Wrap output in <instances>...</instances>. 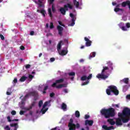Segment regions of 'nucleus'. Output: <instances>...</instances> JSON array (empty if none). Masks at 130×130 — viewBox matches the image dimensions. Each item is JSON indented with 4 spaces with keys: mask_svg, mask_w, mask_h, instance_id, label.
Instances as JSON below:
<instances>
[{
    "mask_svg": "<svg viewBox=\"0 0 130 130\" xmlns=\"http://www.w3.org/2000/svg\"><path fill=\"white\" fill-rule=\"evenodd\" d=\"M101 114V115L104 116L105 118H109L107 120V122L111 124V125H114V124H115V121L113 120V119L110 118V117H114V116H115V109L113 108L102 109Z\"/></svg>",
    "mask_w": 130,
    "mask_h": 130,
    "instance_id": "nucleus-1",
    "label": "nucleus"
},
{
    "mask_svg": "<svg viewBox=\"0 0 130 130\" xmlns=\"http://www.w3.org/2000/svg\"><path fill=\"white\" fill-rule=\"evenodd\" d=\"M126 109H127V107L124 108L122 113L119 112L118 113L119 118L116 119L115 122L116 125H122V122L123 123H126V122L129 121L130 117H128V115L124 114V111ZM121 121H122V122Z\"/></svg>",
    "mask_w": 130,
    "mask_h": 130,
    "instance_id": "nucleus-2",
    "label": "nucleus"
},
{
    "mask_svg": "<svg viewBox=\"0 0 130 130\" xmlns=\"http://www.w3.org/2000/svg\"><path fill=\"white\" fill-rule=\"evenodd\" d=\"M103 70L102 71V73L98 74L96 76L98 79H102L103 80H106L109 77V73L107 72V71L109 70V68L108 67L104 66Z\"/></svg>",
    "mask_w": 130,
    "mask_h": 130,
    "instance_id": "nucleus-3",
    "label": "nucleus"
},
{
    "mask_svg": "<svg viewBox=\"0 0 130 130\" xmlns=\"http://www.w3.org/2000/svg\"><path fill=\"white\" fill-rule=\"evenodd\" d=\"M111 92L116 95H117L118 94H119V91L117 90V87L114 85L109 86L108 88L106 89V93L107 95H111Z\"/></svg>",
    "mask_w": 130,
    "mask_h": 130,
    "instance_id": "nucleus-4",
    "label": "nucleus"
},
{
    "mask_svg": "<svg viewBox=\"0 0 130 130\" xmlns=\"http://www.w3.org/2000/svg\"><path fill=\"white\" fill-rule=\"evenodd\" d=\"M29 96H32L34 97L35 101H36L37 99H38V96H39L38 94V91H33L31 92H29L28 93L26 94L25 96L23 98L24 99H27L29 97Z\"/></svg>",
    "mask_w": 130,
    "mask_h": 130,
    "instance_id": "nucleus-5",
    "label": "nucleus"
},
{
    "mask_svg": "<svg viewBox=\"0 0 130 130\" xmlns=\"http://www.w3.org/2000/svg\"><path fill=\"white\" fill-rule=\"evenodd\" d=\"M74 120L71 118L70 120V122L68 124V126L69 127V130H76V124L73 123Z\"/></svg>",
    "mask_w": 130,
    "mask_h": 130,
    "instance_id": "nucleus-6",
    "label": "nucleus"
},
{
    "mask_svg": "<svg viewBox=\"0 0 130 130\" xmlns=\"http://www.w3.org/2000/svg\"><path fill=\"white\" fill-rule=\"evenodd\" d=\"M67 11H69V8H68V6L64 5V7H61L59 9V11L60 12L61 14L64 16L66 15V13H67Z\"/></svg>",
    "mask_w": 130,
    "mask_h": 130,
    "instance_id": "nucleus-7",
    "label": "nucleus"
},
{
    "mask_svg": "<svg viewBox=\"0 0 130 130\" xmlns=\"http://www.w3.org/2000/svg\"><path fill=\"white\" fill-rule=\"evenodd\" d=\"M49 103V102H46L44 103V105H43V108L41 110V112H42V114H44L45 112H46V111L48 110V108H46V109L45 108L46 106L48 105Z\"/></svg>",
    "mask_w": 130,
    "mask_h": 130,
    "instance_id": "nucleus-8",
    "label": "nucleus"
},
{
    "mask_svg": "<svg viewBox=\"0 0 130 130\" xmlns=\"http://www.w3.org/2000/svg\"><path fill=\"white\" fill-rule=\"evenodd\" d=\"M64 81V79L63 78H61L59 80H55V82L52 84L51 87H53V88H54L56 87L57 84H61V83H63Z\"/></svg>",
    "mask_w": 130,
    "mask_h": 130,
    "instance_id": "nucleus-9",
    "label": "nucleus"
},
{
    "mask_svg": "<svg viewBox=\"0 0 130 130\" xmlns=\"http://www.w3.org/2000/svg\"><path fill=\"white\" fill-rule=\"evenodd\" d=\"M36 103L35 102H34L31 103V105L29 107V108L23 107H21V109H23V110H26V111H29V110H31L32 108H33V106L35 105V104Z\"/></svg>",
    "mask_w": 130,
    "mask_h": 130,
    "instance_id": "nucleus-10",
    "label": "nucleus"
},
{
    "mask_svg": "<svg viewBox=\"0 0 130 130\" xmlns=\"http://www.w3.org/2000/svg\"><path fill=\"white\" fill-rule=\"evenodd\" d=\"M57 30H58V33L59 36H62V31H63V27L60 26V25L57 26Z\"/></svg>",
    "mask_w": 130,
    "mask_h": 130,
    "instance_id": "nucleus-11",
    "label": "nucleus"
},
{
    "mask_svg": "<svg viewBox=\"0 0 130 130\" xmlns=\"http://www.w3.org/2000/svg\"><path fill=\"white\" fill-rule=\"evenodd\" d=\"M84 40L85 41H86L85 43V45L87 47H89V46H90V45H91L92 44V42L89 40V39H88V38L87 37H85L84 38Z\"/></svg>",
    "mask_w": 130,
    "mask_h": 130,
    "instance_id": "nucleus-12",
    "label": "nucleus"
},
{
    "mask_svg": "<svg viewBox=\"0 0 130 130\" xmlns=\"http://www.w3.org/2000/svg\"><path fill=\"white\" fill-rule=\"evenodd\" d=\"M58 52L59 54H60V55H62V56H63V55H67L69 52L68 47L66 48V50H62L61 51H59Z\"/></svg>",
    "mask_w": 130,
    "mask_h": 130,
    "instance_id": "nucleus-13",
    "label": "nucleus"
},
{
    "mask_svg": "<svg viewBox=\"0 0 130 130\" xmlns=\"http://www.w3.org/2000/svg\"><path fill=\"white\" fill-rule=\"evenodd\" d=\"M94 123V121L92 120H86L85 121V125H89V126H92Z\"/></svg>",
    "mask_w": 130,
    "mask_h": 130,
    "instance_id": "nucleus-14",
    "label": "nucleus"
},
{
    "mask_svg": "<svg viewBox=\"0 0 130 130\" xmlns=\"http://www.w3.org/2000/svg\"><path fill=\"white\" fill-rule=\"evenodd\" d=\"M91 78L92 74H89V75L88 77L86 76L85 75L83 76L82 77H81V81H86V79L90 80V79H91Z\"/></svg>",
    "mask_w": 130,
    "mask_h": 130,
    "instance_id": "nucleus-15",
    "label": "nucleus"
},
{
    "mask_svg": "<svg viewBox=\"0 0 130 130\" xmlns=\"http://www.w3.org/2000/svg\"><path fill=\"white\" fill-rule=\"evenodd\" d=\"M119 27L120 29H121V30H122V31H127V28L126 27L124 26V23H120L119 24Z\"/></svg>",
    "mask_w": 130,
    "mask_h": 130,
    "instance_id": "nucleus-16",
    "label": "nucleus"
},
{
    "mask_svg": "<svg viewBox=\"0 0 130 130\" xmlns=\"http://www.w3.org/2000/svg\"><path fill=\"white\" fill-rule=\"evenodd\" d=\"M102 128H103V129H105V130H111V129H114V127L113 126H110L108 127L106 125H103L102 126Z\"/></svg>",
    "mask_w": 130,
    "mask_h": 130,
    "instance_id": "nucleus-17",
    "label": "nucleus"
},
{
    "mask_svg": "<svg viewBox=\"0 0 130 130\" xmlns=\"http://www.w3.org/2000/svg\"><path fill=\"white\" fill-rule=\"evenodd\" d=\"M70 17L72 18V22L71 24V26H74V25H75V16L73 13H70Z\"/></svg>",
    "mask_w": 130,
    "mask_h": 130,
    "instance_id": "nucleus-18",
    "label": "nucleus"
},
{
    "mask_svg": "<svg viewBox=\"0 0 130 130\" xmlns=\"http://www.w3.org/2000/svg\"><path fill=\"white\" fill-rule=\"evenodd\" d=\"M10 126H11V127H14L13 130H17L19 128V125H18V123H11L10 124Z\"/></svg>",
    "mask_w": 130,
    "mask_h": 130,
    "instance_id": "nucleus-19",
    "label": "nucleus"
},
{
    "mask_svg": "<svg viewBox=\"0 0 130 130\" xmlns=\"http://www.w3.org/2000/svg\"><path fill=\"white\" fill-rule=\"evenodd\" d=\"M130 4V1H126L125 2H123L121 3V6L123 7V8H125L126 6H129Z\"/></svg>",
    "mask_w": 130,
    "mask_h": 130,
    "instance_id": "nucleus-20",
    "label": "nucleus"
},
{
    "mask_svg": "<svg viewBox=\"0 0 130 130\" xmlns=\"http://www.w3.org/2000/svg\"><path fill=\"white\" fill-rule=\"evenodd\" d=\"M124 114H127L128 115V117H130V109L128 108H127L124 111Z\"/></svg>",
    "mask_w": 130,
    "mask_h": 130,
    "instance_id": "nucleus-21",
    "label": "nucleus"
},
{
    "mask_svg": "<svg viewBox=\"0 0 130 130\" xmlns=\"http://www.w3.org/2000/svg\"><path fill=\"white\" fill-rule=\"evenodd\" d=\"M62 43V41H60V42L58 44V45L57 46V49L58 51H59V50H60V49H61V44Z\"/></svg>",
    "mask_w": 130,
    "mask_h": 130,
    "instance_id": "nucleus-22",
    "label": "nucleus"
},
{
    "mask_svg": "<svg viewBox=\"0 0 130 130\" xmlns=\"http://www.w3.org/2000/svg\"><path fill=\"white\" fill-rule=\"evenodd\" d=\"M67 104L63 103L61 105V109H62V110H63L64 111H67Z\"/></svg>",
    "mask_w": 130,
    "mask_h": 130,
    "instance_id": "nucleus-23",
    "label": "nucleus"
},
{
    "mask_svg": "<svg viewBox=\"0 0 130 130\" xmlns=\"http://www.w3.org/2000/svg\"><path fill=\"white\" fill-rule=\"evenodd\" d=\"M57 89H61V88L66 87H67V85L66 84H59L58 86H55Z\"/></svg>",
    "mask_w": 130,
    "mask_h": 130,
    "instance_id": "nucleus-24",
    "label": "nucleus"
},
{
    "mask_svg": "<svg viewBox=\"0 0 130 130\" xmlns=\"http://www.w3.org/2000/svg\"><path fill=\"white\" fill-rule=\"evenodd\" d=\"M108 67L111 68L110 71L111 72L112 71H113V64L112 63V62H108Z\"/></svg>",
    "mask_w": 130,
    "mask_h": 130,
    "instance_id": "nucleus-25",
    "label": "nucleus"
},
{
    "mask_svg": "<svg viewBox=\"0 0 130 130\" xmlns=\"http://www.w3.org/2000/svg\"><path fill=\"white\" fill-rule=\"evenodd\" d=\"M36 4H38L39 8H42L43 7V4H42V1L39 0L38 3L37 2H35Z\"/></svg>",
    "mask_w": 130,
    "mask_h": 130,
    "instance_id": "nucleus-26",
    "label": "nucleus"
},
{
    "mask_svg": "<svg viewBox=\"0 0 130 130\" xmlns=\"http://www.w3.org/2000/svg\"><path fill=\"white\" fill-rule=\"evenodd\" d=\"M73 3L76 6V8H78L79 7L80 3H79V2H77V0H73Z\"/></svg>",
    "mask_w": 130,
    "mask_h": 130,
    "instance_id": "nucleus-27",
    "label": "nucleus"
},
{
    "mask_svg": "<svg viewBox=\"0 0 130 130\" xmlns=\"http://www.w3.org/2000/svg\"><path fill=\"white\" fill-rule=\"evenodd\" d=\"M27 77L25 76H22L19 80L20 82H25L26 81V79H27Z\"/></svg>",
    "mask_w": 130,
    "mask_h": 130,
    "instance_id": "nucleus-28",
    "label": "nucleus"
},
{
    "mask_svg": "<svg viewBox=\"0 0 130 130\" xmlns=\"http://www.w3.org/2000/svg\"><path fill=\"white\" fill-rule=\"evenodd\" d=\"M119 11H121V12H123V9L119 8H115L114 9V12H116V13H117V12H119Z\"/></svg>",
    "mask_w": 130,
    "mask_h": 130,
    "instance_id": "nucleus-29",
    "label": "nucleus"
},
{
    "mask_svg": "<svg viewBox=\"0 0 130 130\" xmlns=\"http://www.w3.org/2000/svg\"><path fill=\"white\" fill-rule=\"evenodd\" d=\"M121 81L125 83V84H128V78H124L122 80H121Z\"/></svg>",
    "mask_w": 130,
    "mask_h": 130,
    "instance_id": "nucleus-30",
    "label": "nucleus"
},
{
    "mask_svg": "<svg viewBox=\"0 0 130 130\" xmlns=\"http://www.w3.org/2000/svg\"><path fill=\"white\" fill-rule=\"evenodd\" d=\"M92 55H90L89 56V59H91L92 58V57H95V55H96V53L95 52H93L92 53Z\"/></svg>",
    "mask_w": 130,
    "mask_h": 130,
    "instance_id": "nucleus-31",
    "label": "nucleus"
},
{
    "mask_svg": "<svg viewBox=\"0 0 130 130\" xmlns=\"http://www.w3.org/2000/svg\"><path fill=\"white\" fill-rule=\"evenodd\" d=\"M75 116L77 117V118H79V117H80V112L79 111H76L75 112Z\"/></svg>",
    "mask_w": 130,
    "mask_h": 130,
    "instance_id": "nucleus-32",
    "label": "nucleus"
},
{
    "mask_svg": "<svg viewBox=\"0 0 130 130\" xmlns=\"http://www.w3.org/2000/svg\"><path fill=\"white\" fill-rule=\"evenodd\" d=\"M48 11V13L50 18H52V12H51V9L49 8Z\"/></svg>",
    "mask_w": 130,
    "mask_h": 130,
    "instance_id": "nucleus-33",
    "label": "nucleus"
},
{
    "mask_svg": "<svg viewBox=\"0 0 130 130\" xmlns=\"http://www.w3.org/2000/svg\"><path fill=\"white\" fill-rule=\"evenodd\" d=\"M40 13H41V14H42V15H43V16H44V17H45V14H46L45 10L43 9V10H41Z\"/></svg>",
    "mask_w": 130,
    "mask_h": 130,
    "instance_id": "nucleus-34",
    "label": "nucleus"
},
{
    "mask_svg": "<svg viewBox=\"0 0 130 130\" xmlns=\"http://www.w3.org/2000/svg\"><path fill=\"white\" fill-rule=\"evenodd\" d=\"M47 89H48V86H45L43 91L44 94H46V90H47Z\"/></svg>",
    "mask_w": 130,
    "mask_h": 130,
    "instance_id": "nucleus-35",
    "label": "nucleus"
},
{
    "mask_svg": "<svg viewBox=\"0 0 130 130\" xmlns=\"http://www.w3.org/2000/svg\"><path fill=\"white\" fill-rule=\"evenodd\" d=\"M42 105H43V101L42 100H41L39 102V107H40V108L42 106Z\"/></svg>",
    "mask_w": 130,
    "mask_h": 130,
    "instance_id": "nucleus-36",
    "label": "nucleus"
},
{
    "mask_svg": "<svg viewBox=\"0 0 130 130\" xmlns=\"http://www.w3.org/2000/svg\"><path fill=\"white\" fill-rule=\"evenodd\" d=\"M67 7H68V9H70V10H72L73 9V6L70 4H67Z\"/></svg>",
    "mask_w": 130,
    "mask_h": 130,
    "instance_id": "nucleus-37",
    "label": "nucleus"
},
{
    "mask_svg": "<svg viewBox=\"0 0 130 130\" xmlns=\"http://www.w3.org/2000/svg\"><path fill=\"white\" fill-rule=\"evenodd\" d=\"M112 107H116V108H119V104H112Z\"/></svg>",
    "mask_w": 130,
    "mask_h": 130,
    "instance_id": "nucleus-38",
    "label": "nucleus"
},
{
    "mask_svg": "<svg viewBox=\"0 0 130 130\" xmlns=\"http://www.w3.org/2000/svg\"><path fill=\"white\" fill-rule=\"evenodd\" d=\"M54 28V25H53V23L50 22V29H53Z\"/></svg>",
    "mask_w": 130,
    "mask_h": 130,
    "instance_id": "nucleus-39",
    "label": "nucleus"
},
{
    "mask_svg": "<svg viewBox=\"0 0 130 130\" xmlns=\"http://www.w3.org/2000/svg\"><path fill=\"white\" fill-rule=\"evenodd\" d=\"M88 84H89V81L87 80V81L83 83L82 84H81V86H85V85H88Z\"/></svg>",
    "mask_w": 130,
    "mask_h": 130,
    "instance_id": "nucleus-40",
    "label": "nucleus"
},
{
    "mask_svg": "<svg viewBox=\"0 0 130 130\" xmlns=\"http://www.w3.org/2000/svg\"><path fill=\"white\" fill-rule=\"evenodd\" d=\"M25 69H26V70H28V69H30V68H31V65L30 64H27L26 65H25Z\"/></svg>",
    "mask_w": 130,
    "mask_h": 130,
    "instance_id": "nucleus-41",
    "label": "nucleus"
},
{
    "mask_svg": "<svg viewBox=\"0 0 130 130\" xmlns=\"http://www.w3.org/2000/svg\"><path fill=\"white\" fill-rule=\"evenodd\" d=\"M11 114L12 115H16V114H17V112L15 110H13L11 111Z\"/></svg>",
    "mask_w": 130,
    "mask_h": 130,
    "instance_id": "nucleus-42",
    "label": "nucleus"
},
{
    "mask_svg": "<svg viewBox=\"0 0 130 130\" xmlns=\"http://www.w3.org/2000/svg\"><path fill=\"white\" fill-rule=\"evenodd\" d=\"M69 76H76V73L75 72H70L69 73Z\"/></svg>",
    "mask_w": 130,
    "mask_h": 130,
    "instance_id": "nucleus-43",
    "label": "nucleus"
},
{
    "mask_svg": "<svg viewBox=\"0 0 130 130\" xmlns=\"http://www.w3.org/2000/svg\"><path fill=\"white\" fill-rule=\"evenodd\" d=\"M25 101H26V100L25 99H23L21 101V104L22 105H23V104H25Z\"/></svg>",
    "mask_w": 130,
    "mask_h": 130,
    "instance_id": "nucleus-44",
    "label": "nucleus"
},
{
    "mask_svg": "<svg viewBox=\"0 0 130 130\" xmlns=\"http://www.w3.org/2000/svg\"><path fill=\"white\" fill-rule=\"evenodd\" d=\"M4 128L5 130H11V128L8 125L6 126Z\"/></svg>",
    "mask_w": 130,
    "mask_h": 130,
    "instance_id": "nucleus-45",
    "label": "nucleus"
},
{
    "mask_svg": "<svg viewBox=\"0 0 130 130\" xmlns=\"http://www.w3.org/2000/svg\"><path fill=\"white\" fill-rule=\"evenodd\" d=\"M55 94L53 92H52L51 93H50V97H51V98H52V97H54Z\"/></svg>",
    "mask_w": 130,
    "mask_h": 130,
    "instance_id": "nucleus-46",
    "label": "nucleus"
},
{
    "mask_svg": "<svg viewBox=\"0 0 130 130\" xmlns=\"http://www.w3.org/2000/svg\"><path fill=\"white\" fill-rule=\"evenodd\" d=\"M85 119H88V118H90V115H85L84 116Z\"/></svg>",
    "mask_w": 130,
    "mask_h": 130,
    "instance_id": "nucleus-47",
    "label": "nucleus"
},
{
    "mask_svg": "<svg viewBox=\"0 0 130 130\" xmlns=\"http://www.w3.org/2000/svg\"><path fill=\"white\" fill-rule=\"evenodd\" d=\"M0 38L2 40H5V37L3 35L0 34Z\"/></svg>",
    "mask_w": 130,
    "mask_h": 130,
    "instance_id": "nucleus-48",
    "label": "nucleus"
},
{
    "mask_svg": "<svg viewBox=\"0 0 130 130\" xmlns=\"http://www.w3.org/2000/svg\"><path fill=\"white\" fill-rule=\"evenodd\" d=\"M55 60V58H51L50 59V61H51V62H53V61H54Z\"/></svg>",
    "mask_w": 130,
    "mask_h": 130,
    "instance_id": "nucleus-49",
    "label": "nucleus"
},
{
    "mask_svg": "<svg viewBox=\"0 0 130 130\" xmlns=\"http://www.w3.org/2000/svg\"><path fill=\"white\" fill-rule=\"evenodd\" d=\"M7 119L9 122H11V121H12V119H11V117L10 116L7 117Z\"/></svg>",
    "mask_w": 130,
    "mask_h": 130,
    "instance_id": "nucleus-50",
    "label": "nucleus"
},
{
    "mask_svg": "<svg viewBox=\"0 0 130 130\" xmlns=\"http://www.w3.org/2000/svg\"><path fill=\"white\" fill-rule=\"evenodd\" d=\"M52 11L53 13H54V12H55V8H54V6L53 5H52Z\"/></svg>",
    "mask_w": 130,
    "mask_h": 130,
    "instance_id": "nucleus-51",
    "label": "nucleus"
},
{
    "mask_svg": "<svg viewBox=\"0 0 130 130\" xmlns=\"http://www.w3.org/2000/svg\"><path fill=\"white\" fill-rule=\"evenodd\" d=\"M80 125L79 123H76V128H77V129L80 128Z\"/></svg>",
    "mask_w": 130,
    "mask_h": 130,
    "instance_id": "nucleus-52",
    "label": "nucleus"
},
{
    "mask_svg": "<svg viewBox=\"0 0 130 130\" xmlns=\"http://www.w3.org/2000/svg\"><path fill=\"white\" fill-rule=\"evenodd\" d=\"M24 113H25V111H20L19 112V114L20 115H23L24 114Z\"/></svg>",
    "mask_w": 130,
    "mask_h": 130,
    "instance_id": "nucleus-53",
    "label": "nucleus"
},
{
    "mask_svg": "<svg viewBox=\"0 0 130 130\" xmlns=\"http://www.w3.org/2000/svg\"><path fill=\"white\" fill-rule=\"evenodd\" d=\"M58 24L60 25V26H62V27H64V24H62L61 21H58Z\"/></svg>",
    "mask_w": 130,
    "mask_h": 130,
    "instance_id": "nucleus-54",
    "label": "nucleus"
},
{
    "mask_svg": "<svg viewBox=\"0 0 130 130\" xmlns=\"http://www.w3.org/2000/svg\"><path fill=\"white\" fill-rule=\"evenodd\" d=\"M49 2L50 5H52L53 4V2H54V0H48Z\"/></svg>",
    "mask_w": 130,
    "mask_h": 130,
    "instance_id": "nucleus-55",
    "label": "nucleus"
},
{
    "mask_svg": "<svg viewBox=\"0 0 130 130\" xmlns=\"http://www.w3.org/2000/svg\"><path fill=\"white\" fill-rule=\"evenodd\" d=\"M126 28H130V23H126Z\"/></svg>",
    "mask_w": 130,
    "mask_h": 130,
    "instance_id": "nucleus-56",
    "label": "nucleus"
},
{
    "mask_svg": "<svg viewBox=\"0 0 130 130\" xmlns=\"http://www.w3.org/2000/svg\"><path fill=\"white\" fill-rule=\"evenodd\" d=\"M13 82H14V83H15V84H16V83H17V82H18V79L17 78H14Z\"/></svg>",
    "mask_w": 130,
    "mask_h": 130,
    "instance_id": "nucleus-57",
    "label": "nucleus"
},
{
    "mask_svg": "<svg viewBox=\"0 0 130 130\" xmlns=\"http://www.w3.org/2000/svg\"><path fill=\"white\" fill-rule=\"evenodd\" d=\"M34 31H31L30 32V35H31V36H33V35H34Z\"/></svg>",
    "mask_w": 130,
    "mask_h": 130,
    "instance_id": "nucleus-58",
    "label": "nucleus"
},
{
    "mask_svg": "<svg viewBox=\"0 0 130 130\" xmlns=\"http://www.w3.org/2000/svg\"><path fill=\"white\" fill-rule=\"evenodd\" d=\"M34 77L33 75H29L28 76L29 79H33Z\"/></svg>",
    "mask_w": 130,
    "mask_h": 130,
    "instance_id": "nucleus-59",
    "label": "nucleus"
},
{
    "mask_svg": "<svg viewBox=\"0 0 130 130\" xmlns=\"http://www.w3.org/2000/svg\"><path fill=\"white\" fill-rule=\"evenodd\" d=\"M64 42H65L66 43H67V44H69V41L68 40V39H64Z\"/></svg>",
    "mask_w": 130,
    "mask_h": 130,
    "instance_id": "nucleus-60",
    "label": "nucleus"
},
{
    "mask_svg": "<svg viewBox=\"0 0 130 130\" xmlns=\"http://www.w3.org/2000/svg\"><path fill=\"white\" fill-rule=\"evenodd\" d=\"M20 49H21V50H24L25 49V47H24V46H21V47H20Z\"/></svg>",
    "mask_w": 130,
    "mask_h": 130,
    "instance_id": "nucleus-61",
    "label": "nucleus"
},
{
    "mask_svg": "<svg viewBox=\"0 0 130 130\" xmlns=\"http://www.w3.org/2000/svg\"><path fill=\"white\" fill-rule=\"evenodd\" d=\"M126 98H127V99H130V94L127 95Z\"/></svg>",
    "mask_w": 130,
    "mask_h": 130,
    "instance_id": "nucleus-62",
    "label": "nucleus"
},
{
    "mask_svg": "<svg viewBox=\"0 0 130 130\" xmlns=\"http://www.w3.org/2000/svg\"><path fill=\"white\" fill-rule=\"evenodd\" d=\"M63 92H64V93H68V89H64Z\"/></svg>",
    "mask_w": 130,
    "mask_h": 130,
    "instance_id": "nucleus-63",
    "label": "nucleus"
},
{
    "mask_svg": "<svg viewBox=\"0 0 130 130\" xmlns=\"http://www.w3.org/2000/svg\"><path fill=\"white\" fill-rule=\"evenodd\" d=\"M6 94H7V95H11V92H10L9 91H7Z\"/></svg>",
    "mask_w": 130,
    "mask_h": 130,
    "instance_id": "nucleus-64",
    "label": "nucleus"
}]
</instances>
